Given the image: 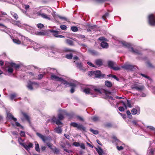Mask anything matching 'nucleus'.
Instances as JSON below:
<instances>
[{
    "instance_id": "nucleus-1",
    "label": "nucleus",
    "mask_w": 155,
    "mask_h": 155,
    "mask_svg": "<svg viewBox=\"0 0 155 155\" xmlns=\"http://www.w3.org/2000/svg\"><path fill=\"white\" fill-rule=\"evenodd\" d=\"M46 70L47 71V73H50L51 74V79L52 80L61 81V84H62V82L64 81H66L63 78H59L54 74V73H55L57 72L56 70L54 69L50 68H48L46 69Z\"/></svg>"
},
{
    "instance_id": "nucleus-2",
    "label": "nucleus",
    "mask_w": 155,
    "mask_h": 155,
    "mask_svg": "<svg viewBox=\"0 0 155 155\" xmlns=\"http://www.w3.org/2000/svg\"><path fill=\"white\" fill-rule=\"evenodd\" d=\"M83 91L86 94H90L93 95V97H96V95L93 93V92L101 93L99 89L93 86H91L89 87L84 88Z\"/></svg>"
},
{
    "instance_id": "nucleus-3",
    "label": "nucleus",
    "mask_w": 155,
    "mask_h": 155,
    "mask_svg": "<svg viewBox=\"0 0 155 155\" xmlns=\"http://www.w3.org/2000/svg\"><path fill=\"white\" fill-rule=\"evenodd\" d=\"M63 84L65 85V88L68 87H71V89L70 90V92L72 94L74 93L75 91V87L77 85V81H74L73 82H68L67 81H64L63 82Z\"/></svg>"
},
{
    "instance_id": "nucleus-4",
    "label": "nucleus",
    "mask_w": 155,
    "mask_h": 155,
    "mask_svg": "<svg viewBox=\"0 0 155 155\" xmlns=\"http://www.w3.org/2000/svg\"><path fill=\"white\" fill-rule=\"evenodd\" d=\"M120 43L123 45L124 48L129 49L130 51L136 54H141L140 52L139 51L137 50L134 49L133 48L131 47L130 44L124 41H121Z\"/></svg>"
},
{
    "instance_id": "nucleus-5",
    "label": "nucleus",
    "mask_w": 155,
    "mask_h": 155,
    "mask_svg": "<svg viewBox=\"0 0 155 155\" xmlns=\"http://www.w3.org/2000/svg\"><path fill=\"white\" fill-rule=\"evenodd\" d=\"M149 24L151 26L155 25V13L149 15L148 16Z\"/></svg>"
},
{
    "instance_id": "nucleus-6",
    "label": "nucleus",
    "mask_w": 155,
    "mask_h": 155,
    "mask_svg": "<svg viewBox=\"0 0 155 155\" xmlns=\"http://www.w3.org/2000/svg\"><path fill=\"white\" fill-rule=\"evenodd\" d=\"M38 86V84L37 82L29 81L28 83L27 87L29 90H33L34 88H36Z\"/></svg>"
},
{
    "instance_id": "nucleus-7",
    "label": "nucleus",
    "mask_w": 155,
    "mask_h": 155,
    "mask_svg": "<svg viewBox=\"0 0 155 155\" xmlns=\"http://www.w3.org/2000/svg\"><path fill=\"white\" fill-rule=\"evenodd\" d=\"M121 67L129 71H134L137 68L136 66L130 64H124Z\"/></svg>"
},
{
    "instance_id": "nucleus-8",
    "label": "nucleus",
    "mask_w": 155,
    "mask_h": 155,
    "mask_svg": "<svg viewBox=\"0 0 155 155\" xmlns=\"http://www.w3.org/2000/svg\"><path fill=\"white\" fill-rule=\"evenodd\" d=\"M10 65L12 67L14 68L16 70L23 66L22 63L16 64L13 62L10 63Z\"/></svg>"
},
{
    "instance_id": "nucleus-9",
    "label": "nucleus",
    "mask_w": 155,
    "mask_h": 155,
    "mask_svg": "<svg viewBox=\"0 0 155 155\" xmlns=\"http://www.w3.org/2000/svg\"><path fill=\"white\" fill-rule=\"evenodd\" d=\"M49 31L51 32L52 35L55 37L60 38H64V36L58 35L59 32L58 31L53 30H49Z\"/></svg>"
},
{
    "instance_id": "nucleus-10",
    "label": "nucleus",
    "mask_w": 155,
    "mask_h": 155,
    "mask_svg": "<svg viewBox=\"0 0 155 155\" xmlns=\"http://www.w3.org/2000/svg\"><path fill=\"white\" fill-rule=\"evenodd\" d=\"M51 53L54 54L56 55H58V54H62L64 52L63 49H61L57 48H54L53 51H51Z\"/></svg>"
},
{
    "instance_id": "nucleus-11",
    "label": "nucleus",
    "mask_w": 155,
    "mask_h": 155,
    "mask_svg": "<svg viewBox=\"0 0 155 155\" xmlns=\"http://www.w3.org/2000/svg\"><path fill=\"white\" fill-rule=\"evenodd\" d=\"M134 90H136L139 92H142L144 89V86L143 85H135L132 88Z\"/></svg>"
},
{
    "instance_id": "nucleus-12",
    "label": "nucleus",
    "mask_w": 155,
    "mask_h": 155,
    "mask_svg": "<svg viewBox=\"0 0 155 155\" xmlns=\"http://www.w3.org/2000/svg\"><path fill=\"white\" fill-rule=\"evenodd\" d=\"M74 62L75 63L76 67L79 68L81 71H84L85 69L83 67L82 63L81 62H78L74 61Z\"/></svg>"
},
{
    "instance_id": "nucleus-13",
    "label": "nucleus",
    "mask_w": 155,
    "mask_h": 155,
    "mask_svg": "<svg viewBox=\"0 0 155 155\" xmlns=\"http://www.w3.org/2000/svg\"><path fill=\"white\" fill-rule=\"evenodd\" d=\"M94 75L96 78H104L105 75L101 73V72L99 71H94Z\"/></svg>"
},
{
    "instance_id": "nucleus-14",
    "label": "nucleus",
    "mask_w": 155,
    "mask_h": 155,
    "mask_svg": "<svg viewBox=\"0 0 155 155\" xmlns=\"http://www.w3.org/2000/svg\"><path fill=\"white\" fill-rule=\"evenodd\" d=\"M17 95L18 94L15 93L12 94L9 96L10 99L11 100H14L15 101H17L16 100L17 99H19L20 100V97H17Z\"/></svg>"
},
{
    "instance_id": "nucleus-15",
    "label": "nucleus",
    "mask_w": 155,
    "mask_h": 155,
    "mask_svg": "<svg viewBox=\"0 0 155 155\" xmlns=\"http://www.w3.org/2000/svg\"><path fill=\"white\" fill-rule=\"evenodd\" d=\"M131 113L133 115H139L140 113V108L137 107V109L133 108L131 110Z\"/></svg>"
},
{
    "instance_id": "nucleus-16",
    "label": "nucleus",
    "mask_w": 155,
    "mask_h": 155,
    "mask_svg": "<svg viewBox=\"0 0 155 155\" xmlns=\"http://www.w3.org/2000/svg\"><path fill=\"white\" fill-rule=\"evenodd\" d=\"M120 102L122 103L123 105L124 106L125 109H127V107H129L130 108H131L132 107V106L131 104V103L130 102V101L128 100H127V105H126V104L123 101H120Z\"/></svg>"
},
{
    "instance_id": "nucleus-17",
    "label": "nucleus",
    "mask_w": 155,
    "mask_h": 155,
    "mask_svg": "<svg viewBox=\"0 0 155 155\" xmlns=\"http://www.w3.org/2000/svg\"><path fill=\"white\" fill-rule=\"evenodd\" d=\"M113 138V142L116 143L117 145H122V143L118 140L117 137L115 136H113L112 137Z\"/></svg>"
},
{
    "instance_id": "nucleus-18",
    "label": "nucleus",
    "mask_w": 155,
    "mask_h": 155,
    "mask_svg": "<svg viewBox=\"0 0 155 155\" xmlns=\"http://www.w3.org/2000/svg\"><path fill=\"white\" fill-rule=\"evenodd\" d=\"M107 64L109 68L112 69L114 66L117 65L116 62L111 61H107Z\"/></svg>"
},
{
    "instance_id": "nucleus-19",
    "label": "nucleus",
    "mask_w": 155,
    "mask_h": 155,
    "mask_svg": "<svg viewBox=\"0 0 155 155\" xmlns=\"http://www.w3.org/2000/svg\"><path fill=\"white\" fill-rule=\"evenodd\" d=\"M25 28L26 31L30 32L31 34H34V32L32 31L33 28L31 27L28 25H25Z\"/></svg>"
},
{
    "instance_id": "nucleus-20",
    "label": "nucleus",
    "mask_w": 155,
    "mask_h": 155,
    "mask_svg": "<svg viewBox=\"0 0 155 155\" xmlns=\"http://www.w3.org/2000/svg\"><path fill=\"white\" fill-rule=\"evenodd\" d=\"M62 113L64 114L68 117L69 119L71 118L74 116V114L73 113H67L66 111L63 110Z\"/></svg>"
},
{
    "instance_id": "nucleus-21",
    "label": "nucleus",
    "mask_w": 155,
    "mask_h": 155,
    "mask_svg": "<svg viewBox=\"0 0 155 155\" xmlns=\"http://www.w3.org/2000/svg\"><path fill=\"white\" fill-rule=\"evenodd\" d=\"M101 46L103 48H108L109 45L107 43L104 41H103L101 43Z\"/></svg>"
},
{
    "instance_id": "nucleus-22",
    "label": "nucleus",
    "mask_w": 155,
    "mask_h": 155,
    "mask_svg": "<svg viewBox=\"0 0 155 155\" xmlns=\"http://www.w3.org/2000/svg\"><path fill=\"white\" fill-rule=\"evenodd\" d=\"M95 63L96 65L98 66H100L103 64L102 61L101 59H97L95 60Z\"/></svg>"
},
{
    "instance_id": "nucleus-23",
    "label": "nucleus",
    "mask_w": 155,
    "mask_h": 155,
    "mask_svg": "<svg viewBox=\"0 0 155 155\" xmlns=\"http://www.w3.org/2000/svg\"><path fill=\"white\" fill-rule=\"evenodd\" d=\"M95 150L98 153L99 155H103V151L102 148L99 146L98 147V148H95Z\"/></svg>"
},
{
    "instance_id": "nucleus-24",
    "label": "nucleus",
    "mask_w": 155,
    "mask_h": 155,
    "mask_svg": "<svg viewBox=\"0 0 155 155\" xmlns=\"http://www.w3.org/2000/svg\"><path fill=\"white\" fill-rule=\"evenodd\" d=\"M7 118L10 120H13L14 121L17 120V119L14 117L10 113H8L7 115Z\"/></svg>"
},
{
    "instance_id": "nucleus-25",
    "label": "nucleus",
    "mask_w": 155,
    "mask_h": 155,
    "mask_svg": "<svg viewBox=\"0 0 155 155\" xmlns=\"http://www.w3.org/2000/svg\"><path fill=\"white\" fill-rule=\"evenodd\" d=\"M89 51L90 53L92 55L97 56L100 54L99 52L95 50H89Z\"/></svg>"
},
{
    "instance_id": "nucleus-26",
    "label": "nucleus",
    "mask_w": 155,
    "mask_h": 155,
    "mask_svg": "<svg viewBox=\"0 0 155 155\" xmlns=\"http://www.w3.org/2000/svg\"><path fill=\"white\" fill-rule=\"evenodd\" d=\"M37 135L44 142H45V141L47 139V137H45L44 136L42 135L41 134L38 133H36Z\"/></svg>"
},
{
    "instance_id": "nucleus-27",
    "label": "nucleus",
    "mask_w": 155,
    "mask_h": 155,
    "mask_svg": "<svg viewBox=\"0 0 155 155\" xmlns=\"http://www.w3.org/2000/svg\"><path fill=\"white\" fill-rule=\"evenodd\" d=\"M38 15L41 16L44 18L48 20H51L50 18L47 15L45 14L39 13Z\"/></svg>"
},
{
    "instance_id": "nucleus-28",
    "label": "nucleus",
    "mask_w": 155,
    "mask_h": 155,
    "mask_svg": "<svg viewBox=\"0 0 155 155\" xmlns=\"http://www.w3.org/2000/svg\"><path fill=\"white\" fill-rule=\"evenodd\" d=\"M54 130L56 133L59 134L61 133L62 129L61 128V127L58 126L57 127H56L54 129Z\"/></svg>"
},
{
    "instance_id": "nucleus-29",
    "label": "nucleus",
    "mask_w": 155,
    "mask_h": 155,
    "mask_svg": "<svg viewBox=\"0 0 155 155\" xmlns=\"http://www.w3.org/2000/svg\"><path fill=\"white\" fill-rule=\"evenodd\" d=\"M33 145L31 143H29V144L28 145H24V146H23L25 149L27 150H30V148H32V147Z\"/></svg>"
},
{
    "instance_id": "nucleus-30",
    "label": "nucleus",
    "mask_w": 155,
    "mask_h": 155,
    "mask_svg": "<svg viewBox=\"0 0 155 155\" xmlns=\"http://www.w3.org/2000/svg\"><path fill=\"white\" fill-rule=\"evenodd\" d=\"M105 84L106 86L108 87H112V83L108 81H106L105 82Z\"/></svg>"
},
{
    "instance_id": "nucleus-31",
    "label": "nucleus",
    "mask_w": 155,
    "mask_h": 155,
    "mask_svg": "<svg viewBox=\"0 0 155 155\" xmlns=\"http://www.w3.org/2000/svg\"><path fill=\"white\" fill-rule=\"evenodd\" d=\"M66 43L71 46H73L74 45L73 41L69 39H67L66 40Z\"/></svg>"
},
{
    "instance_id": "nucleus-32",
    "label": "nucleus",
    "mask_w": 155,
    "mask_h": 155,
    "mask_svg": "<svg viewBox=\"0 0 155 155\" xmlns=\"http://www.w3.org/2000/svg\"><path fill=\"white\" fill-rule=\"evenodd\" d=\"M10 13L11 15L15 20H17L18 19V16L16 13L13 12H11Z\"/></svg>"
},
{
    "instance_id": "nucleus-33",
    "label": "nucleus",
    "mask_w": 155,
    "mask_h": 155,
    "mask_svg": "<svg viewBox=\"0 0 155 155\" xmlns=\"http://www.w3.org/2000/svg\"><path fill=\"white\" fill-rule=\"evenodd\" d=\"M77 128L79 130H82L85 131V128L82 124H78Z\"/></svg>"
},
{
    "instance_id": "nucleus-34",
    "label": "nucleus",
    "mask_w": 155,
    "mask_h": 155,
    "mask_svg": "<svg viewBox=\"0 0 155 155\" xmlns=\"http://www.w3.org/2000/svg\"><path fill=\"white\" fill-rule=\"evenodd\" d=\"M22 114L26 120H27L28 122H30V120H29V118L27 114L25 113L22 112Z\"/></svg>"
},
{
    "instance_id": "nucleus-35",
    "label": "nucleus",
    "mask_w": 155,
    "mask_h": 155,
    "mask_svg": "<svg viewBox=\"0 0 155 155\" xmlns=\"http://www.w3.org/2000/svg\"><path fill=\"white\" fill-rule=\"evenodd\" d=\"M51 150L54 153L57 154L59 153L60 152L59 150L56 147L52 148Z\"/></svg>"
},
{
    "instance_id": "nucleus-36",
    "label": "nucleus",
    "mask_w": 155,
    "mask_h": 155,
    "mask_svg": "<svg viewBox=\"0 0 155 155\" xmlns=\"http://www.w3.org/2000/svg\"><path fill=\"white\" fill-rule=\"evenodd\" d=\"M21 38L22 40H23L24 41H26L27 42L31 41L30 39H28V38L25 37V36H21Z\"/></svg>"
},
{
    "instance_id": "nucleus-37",
    "label": "nucleus",
    "mask_w": 155,
    "mask_h": 155,
    "mask_svg": "<svg viewBox=\"0 0 155 155\" xmlns=\"http://www.w3.org/2000/svg\"><path fill=\"white\" fill-rule=\"evenodd\" d=\"M107 76L108 77H111L113 78L117 81H118L119 80V79L114 75L109 74L107 75Z\"/></svg>"
},
{
    "instance_id": "nucleus-38",
    "label": "nucleus",
    "mask_w": 155,
    "mask_h": 155,
    "mask_svg": "<svg viewBox=\"0 0 155 155\" xmlns=\"http://www.w3.org/2000/svg\"><path fill=\"white\" fill-rule=\"evenodd\" d=\"M153 151L152 149H149L147 150V154L148 155H153Z\"/></svg>"
},
{
    "instance_id": "nucleus-39",
    "label": "nucleus",
    "mask_w": 155,
    "mask_h": 155,
    "mask_svg": "<svg viewBox=\"0 0 155 155\" xmlns=\"http://www.w3.org/2000/svg\"><path fill=\"white\" fill-rule=\"evenodd\" d=\"M121 67L116 65L114 66V67L112 68V69L114 71H118L120 70L121 69Z\"/></svg>"
},
{
    "instance_id": "nucleus-40",
    "label": "nucleus",
    "mask_w": 155,
    "mask_h": 155,
    "mask_svg": "<svg viewBox=\"0 0 155 155\" xmlns=\"http://www.w3.org/2000/svg\"><path fill=\"white\" fill-rule=\"evenodd\" d=\"M13 41L14 43L17 44H20L21 43V41L17 39H13Z\"/></svg>"
},
{
    "instance_id": "nucleus-41",
    "label": "nucleus",
    "mask_w": 155,
    "mask_h": 155,
    "mask_svg": "<svg viewBox=\"0 0 155 155\" xmlns=\"http://www.w3.org/2000/svg\"><path fill=\"white\" fill-rule=\"evenodd\" d=\"M92 119L94 121H96L99 120V118L98 117L95 116L92 118Z\"/></svg>"
},
{
    "instance_id": "nucleus-42",
    "label": "nucleus",
    "mask_w": 155,
    "mask_h": 155,
    "mask_svg": "<svg viewBox=\"0 0 155 155\" xmlns=\"http://www.w3.org/2000/svg\"><path fill=\"white\" fill-rule=\"evenodd\" d=\"M63 50L64 51V52H70L74 51L73 50L67 48H64Z\"/></svg>"
},
{
    "instance_id": "nucleus-43",
    "label": "nucleus",
    "mask_w": 155,
    "mask_h": 155,
    "mask_svg": "<svg viewBox=\"0 0 155 155\" xmlns=\"http://www.w3.org/2000/svg\"><path fill=\"white\" fill-rule=\"evenodd\" d=\"M90 130L92 133L94 134H98V131L97 130H94L91 128L90 129Z\"/></svg>"
},
{
    "instance_id": "nucleus-44",
    "label": "nucleus",
    "mask_w": 155,
    "mask_h": 155,
    "mask_svg": "<svg viewBox=\"0 0 155 155\" xmlns=\"http://www.w3.org/2000/svg\"><path fill=\"white\" fill-rule=\"evenodd\" d=\"M139 121H140L138 120H133L132 121V122L134 124L136 125V126H139V125L137 124L138 122Z\"/></svg>"
},
{
    "instance_id": "nucleus-45",
    "label": "nucleus",
    "mask_w": 155,
    "mask_h": 155,
    "mask_svg": "<svg viewBox=\"0 0 155 155\" xmlns=\"http://www.w3.org/2000/svg\"><path fill=\"white\" fill-rule=\"evenodd\" d=\"M71 29L74 32L77 31L78 30L77 27L76 26H72L71 27Z\"/></svg>"
},
{
    "instance_id": "nucleus-46",
    "label": "nucleus",
    "mask_w": 155,
    "mask_h": 155,
    "mask_svg": "<svg viewBox=\"0 0 155 155\" xmlns=\"http://www.w3.org/2000/svg\"><path fill=\"white\" fill-rule=\"evenodd\" d=\"M73 55L72 54H70L66 55V58L68 59H71L72 58Z\"/></svg>"
},
{
    "instance_id": "nucleus-47",
    "label": "nucleus",
    "mask_w": 155,
    "mask_h": 155,
    "mask_svg": "<svg viewBox=\"0 0 155 155\" xmlns=\"http://www.w3.org/2000/svg\"><path fill=\"white\" fill-rule=\"evenodd\" d=\"M126 113L128 116V117L130 119H131L132 118V116L130 113V112L129 110H127V111Z\"/></svg>"
},
{
    "instance_id": "nucleus-48",
    "label": "nucleus",
    "mask_w": 155,
    "mask_h": 155,
    "mask_svg": "<svg viewBox=\"0 0 155 155\" xmlns=\"http://www.w3.org/2000/svg\"><path fill=\"white\" fill-rule=\"evenodd\" d=\"M8 68L7 69V71L9 73H12L13 72V69L9 67H8Z\"/></svg>"
},
{
    "instance_id": "nucleus-49",
    "label": "nucleus",
    "mask_w": 155,
    "mask_h": 155,
    "mask_svg": "<svg viewBox=\"0 0 155 155\" xmlns=\"http://www.w3.org/2000/svg\"><path fill=\"white\" fill-rule=\"evenodd\" d=\"M58 117L59 119L60 120H63L64 118L63 115L61 114H58Z\"/></svg>"
},
{
    "instance_id": "nucleus-50",
    "label": "nucleus",
    "mask_w": 155,
    "mask_h": 155,
    "mask_svg": "<svg viewBox=\"0 0 155 155\" xmlns=\"http://www.w3.org/2000/svg\"><path fill=\"white\" fill-rule=\"evenodd\" d=\"M35 150L38 152H40V150L38 143L35 144Z\"/></svg>"
},
{
    "instance_id": "nucleus-51",
    "label": "nucleus",
    "mask_w": 155,
    "mask_h": 155,
    "mask_svg": "<svg viewBox=\"0 0 155 155\" xmlns=\"http://www.w3.org/2000/svg\"><path fill=\"white\" fill-rule=\"evenodd\" d=\"M78 124L75 122H72L70 124L71 126L76 128L77 127Z\"/></svg>"
},
{
    "instance_id": "nucleus-52",
    "label": "nucleus",
    "mask_w": 155,
    "mask_h": 155,
    "mask_svg": "<svg viewBox=\"0 0 155 155\" xmlns=\"http://www.w3.org/2000/svg\"><path fill=\"white\" fill-rule=\"evenodd\" d=\"M37 35H38L44 36L45 35V34L44 32L42 31L38 32L37 33Z\"/></svg>"
},
{
    "instance_id": "nucleus-53",
    "label": "nucleus",
    "mask_w": 155,
    "mask_h": 155,
    "mask_svg": "<svg viewBox=\"0 0 155 155\" xmlns=\"http://www.w3.org/2000/svg\"><path fill=\"white\" fill-rule=\"evenodd\" d=\"M33 48L36 51L38 50L40 48V46L39 45H34V46Z\"/></svg>"
},
{
    "instance_id": "nucleus-54",
    "label": "nucleus",
    "mask_w": 155,
    "mask_h": 155,
    "mask_svg": "<svg viewBox=\"0 0 155 155\" xmlns=\"http://www.w3.org/2000/svg\"><path fill=\"white\" fill-rule=\"evenodd\" d=\"M18 141L19 144L22 146H24V144L22 143L23 142V140L21 138H19L18 139Z\"/></svg>"
},
{
    "instance_id": "nucleus-55",
    "label": "nucleus",
    "mask_w": 155,
    "mask_h": 155,
    "mask_svg": "<svg viewBox=\"0 0 155 155\" xmlns=\"http://www.w3.org/2000/svg\"><path fill=\"white\" fill-rule=\"evenodd\" d=\"M94 71H89L88 73V75L89 76H91L93 75H94Z\"/></svg>"
},
{
    "instance_id": "nucleus-56",
    "label": "nucleus",
    "mask_w": 155,
    "mask_h": 155,
    "mask_svg": "<svg viewBox=\"0 0 155 155\" xmlns=\"http://www.w3.org/2000/svg\"><path fill=\"white\" fill-rule=\"evenodd\" d=\"M44 27V25L42 24L39 23L37 24V27L39 28H42Z\"/></svg>"
},
{
    "instance_id": "nucleus-57",
    "label": "nucleus",
    "mask_w": 155,
    "mask_h": 155,
    "mask_svg": "<svg viewBox=\"0 0 155 155\" xmlns=\"http://www.w3.org/2000/svg\"><path fill=\"white\" fill-rule=\"evenodd\" d=\"M60 28L62 30H65L67 29V27L65 25H61L60 26Z\"/></svg>"
},
{
    "instance_id": "nucleus-58",
    "label": "nucleus",
    "mask_w": 155,
    "mask_h": 155,
    "mask_svg": "<svg viewBox=\"0 0 155 155\" xmlns=\"http://www.w3.org/2000/svg\"><path fill=\"white\" fill-rule=\"evenodd\" d=\"M58 119L55 117H53L51 120L52 122L56 123Z\"/></svg>"
},
{
    "instance_id": "nucleus-59",
    "label": "nucleus",
    "mask_w": 155,
    "mask_h": 155,
    "mask_svg": "<svg viewBox=\"0 0 155 155\" xmlns=\"http://www.w3.org/2000/svg\"><path fill=\"white\" fill-rule=\"evenodd\" d=\"M109 13L108 12L106 13L102 16V18H103L105 20V19L106 18V17L108 15Z\"/></svg>"
},
{
    "instance_id": "nucleus-60",
    "label": "nucleus",
    "mask_w": 155,
    "mask_h": 155,
    "mask_svg": "<svg viewBox=\"0 0 155 155\" xmlns=\"http://www.w3.org/2000/svg\"><path fill=\"white\" fill-rule=\"evenodd\" d=\"M73 145L74 146L78 147L80 146V144L78 142H74L73 143Z\"/></svg>"
},
{
    "instance_id": "nucleus-61",
    "label": "nucleus",
    "mask_w": 155,
    "mask_h": 155,
    "mask_svg": "<svg viewBox=\"0 0 155 155\" xmlns=\"http://www.w3.org/2000/svg\"><path fill=\"white\" fill-rule=\"evenodd\" d=\"M147 64L148 67L151 68H153V67L152 64L150 63L149 61H147Z\"/></svg>"
},
{
    "instance_id": "nucleus-62",
    "label": "nucleus",
    "mask_w": 155,
    "mask_h": 155,
    "mask_svg": "<svg viewBox=\"0 0 155 155\" xmlns=\"http://www.w3.org/2000/svg\"><path fill=\"white\" fill-rule=\"evenodd\" d=\"M58 18H60L62 19V20H63L65 21H67V18L65 17H62V16H60V15H58Z\"/></svg>"
},
{
    "instance_id": "nucleus-63",
    "label": "nucleus",
    "mask_w": 155,
    "mask_h": 155,
    "mask_svg": "<svg viewBox=\"0 0 155 155\" xmlns=\"http://www.w3.org/2000/svg\"><path fill=\"white\" fill-rule=\"evenodd\" d=\"M20 134L21 137H24L25 136V133L23 131H21Z\"/></svg>"
},
{
    "instance_id": "nucleus-64",
    "label": "nucleus",
    "mask_w": 155,
    "mask_h": 155,
    "mask_svg": "<svg viewBox=\"0 0 155 155\" xmlns=\"http://www.w3.org/2000/svg\"><path fill=\"white\" fill-rule=\"evenodd\" d=\"M119 110L121 111V112H123L124 110V108L122 107H119L118 108Z\"/></svg>"
}]
</instances>
